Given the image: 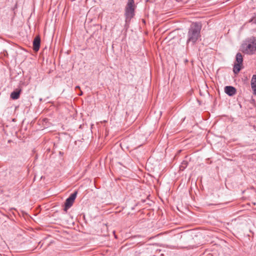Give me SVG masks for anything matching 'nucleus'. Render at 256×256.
<instances>
[{
	"mask_svg": "<svg viewBox=\"0 0 256 256\" xmlns=\"http://www.w3.org/2000/svg\"><path fill=\"white\" fill-rule=\"evenodd\" d=\"M187 163L188 162H186L184 161L180 166V170H183L187 166Z\"/></svg>",
	"mask_w": 256,
	"mask_h": 256,
	"instance_id": "f8f14e48",
	"label": "nucleus"
},
{
	"mask_svg": "<svg viewBox=\"0 0 256 256\" xmlns=\"http://www.w3.org/2000/svg\"><path fill=\"white\" fill-rule=\"evenodd\" d=\"M249 22H252L256 24V12L254 13V16H252Z\"/></svg>",
	"mask_w": 256,
	"mask_h": 256,
	"instance_id": "9b49d317",
	"label": "nucleus"
},
{
	"mask_svg": "<svg viewBox=\"0 0 256 256\" xmlns=\"http://www.w3.org/2000/svg\"><path fill=\"white\" fill-rule=\"evenodd\" d=\"M242 52L246 54H253L256 52V38L252 36L246 40L242 45Z\"/></svg>",
	"mask_w": 256,
	"mask_h": 256,
	"instance_id": "f03ea898",
	"label": "nucleus"
},
{
	"mask_svg": "<svg viewBox=\"0 0 256 256\" xmlns=\"http://www.w3.org/2000/svg\"><path fill=\"white\" fill-rule=\"evenodd\" d=\"M134 0H128L125 8V24L124 28L128 29L131 19L134 16Z\"/></svg>",
	"mask_w": 256,
	"mask_h": 256,
	"instance_id": "7ed1b4c3",
	"label": "nucleus"
},
{
	"mask_svg": "<svg viewBox=\"0 0 256 256\" xmlns=\"http://www.w3.org/2000/svg\"><path fill=\"white\" fill-rule=\"evenodd\" d=\"M202 25L200 22L192 23L189 28L187 34L186 44H194L200 38V31Z\"/></svg>",
	"mask_w": 256,
	"mask_h": 256,
	"instance_id": "f257e3e1",
	"label": "nucleus"
},
{
	"mask_svg": "<svg viewBox=\"0 0 256 256\" xmlns=\"http://www.w3.org/2000/svg\"><path fill=\"white\" fill-rule=\"evenodd\" d=\"M76 88H80V86H76Z\"/></svg>",
	"mask_w": 256,
	"mask_h": 256,
	"instance_id": "ddd939ff",
	"label": "nucleus"
},
{
	"mask_svg": "<svg viewBox=\"0 0 256 256\" xmlns=\"http://www.w3.org/2000/svg\"><path fill=\"white\" fill-rule=\"evenodd\" d=\"M236 64H242V63L243 62V58H242V56L240 53V52L237 53V54H236Z\"/></svg>",
	"mask_w": 256,
	"mask_h": 256,
	"instance_id": "1a4fd4ad",
	"label": "nucleus"
},
{
	"mask_svg": "<svg viewBox=\"0 0 256 256\" xmlns=\"http://www.w3.org/2000/svg\"><path fill=\"white\" fill-rule=\"evenodd\" d=\"M224 92L229 96H234L236 92L235 88L232 86H226L224 88Z\"/></svg>",
	"mask_w": 256,
	"mask_h": 256,
	"instance_id": "39448f33",
	"label": "nucleus"
},
{
	"mask_svg": "<svg viewBox=\"0 0 256 256\" xmlns=\"http://www.w3.org/2000/svg\"><path fill=\"white\" fill-rule=\"evenodd\" d=\"M77 194L78 192L76 191L72 194L70 196L66 199L64 209L65 212H67L68 210L72 206L74 200L76 197Z\"/></svg>",
	"mask_w": 256,
	"mask_h": 256,
	"instance_id": "20e7f679",
	"label": "nucleus"
},
{
	"mask_svg": "<svg viewBox=\"0 0 256 256\" xmlns=\"http://www.w3.org/2000/svg\"><path fill=\"white\" fill-rule=\"evenodd\" d=\"M250 86L252 89L254 94H256V74L252 76L251 82Z\"/></svg>",
	"mask_w": 256,
	"mask_h": 256,
	"instance_id": "0eeeda50",
	"label": "nucleus"
},
{
	"mask_svg": "<svg viewBox=\"0 0 256 256\" xmlns=\"http://www.w3.org/2000/svg\"><path fill=\"white\" fill-rule=\"evenodd\" d=\"M40 44V36H36L33 41V49L37 52L39 50Z\"/></svg>",
	"mask_w": 256,
	"mask_h": 256,
	"instance_id": "423d86ee",
	"label": "nucleus"
},
{
	"mask_svg": "<svg viewBox=\"0 0 256 256\" xmlns=\"http://www.w3.org/2000/svg\"><path fill=\"white\" fill-rule=\"evenodd\" d=\"M241 64L235 63L233 68V72L235 74H238L241 70Z\"/></svg>",
	"mask_w": 256,
	"mask_h": 256,
	"instance_id": "9d476101",
	"label": "nucleus"
},
{
	"mask_svg": "<svg viewBox=\"0 0 256 256\" xmlns=\"http://www.w3.org/2000/svg\"><path fill=\"white\" fill-rule=\"evenodd\" d=\"M21 90H16L12 92L10 94V98L12 100H17L19 98Z\"/></svg>",
	"mask_w": 256,
	"mask_h": 256,
	"instance_id": "6e6552de",
	"label": "nucleus"
}]
</instances>
